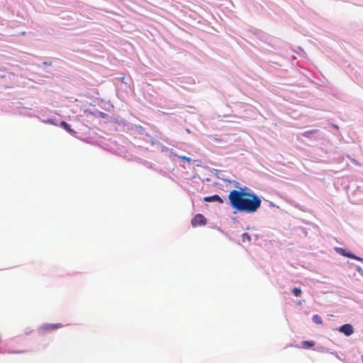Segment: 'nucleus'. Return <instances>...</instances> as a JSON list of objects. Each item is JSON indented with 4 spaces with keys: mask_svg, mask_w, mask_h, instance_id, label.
Returning <instances> with one entry per match:
<instances>
[{
    "mask_svg": "<svg viewBox=\"0 0 363 363\" xmlns=\"http://www.w3.org/2000/svg\"><path fill=\"white\" fill-rule=\"evenodd\" d=\"M247 188L232 190L228 194L231 207L239 212L252 213L261 206L262 201L253 193L246 191Z\"/></svg>",
    "mask_w": 363,
    "mask_h": 363,
    "instance_id": "1",
    "label": "nucleus"
},
{
    "mask_svg": "<svg viewBox=\"0 0 363 363\" xmlns=\"http://www.w3.org/2000/svg\"><path fill=\"white\" fill-rule=\"evenodd\" d=\"M62 327H63V325L61 323H46L40 328V332L42 334H45Z\"/></svg>",
    "mask_w": 363,
    "mask_h": 363,
    "instance_id": "2",
    "label": "nucleus"
},
{
    "mask_svg": "<svg viewBox=\"0 0 363 363\" xmlns=\"http://www.w3.org/2000/svg\"><path fill=\"white\" fill-rule=\"evenodd\" d=\"M206 224V219L200 213L196 214L191 220V225L193 227L205 225Z\"/></svg>",
    "mask_w": 363,
    "mask_h": 363,
    "instance_id": "3",
    "label": "nucleus"
},
{
    "mask_svg": "<svg viewBox=\"0 0 363 363\" xmlns=\"http://www.w3.org/2000/svg\"><path fill=\"white\" fill-rule=\"evenodd\" d=\"M339 331L347 336H350L354 333V329L352 325L345 324L339 328Z\"/></svg>",
    "mask_w": 363,
    "mask_h": 363,
    "instance_id": "4",
    "label": "nucleus"
},
{
    "mask_svg": "<svg viewBox=\"0 0 363 363\" xmlns=\"http://www.w3.org/2000/svg\"><path fill=\"white\" fill-rule=\"evenodd\" d=\"M203 200L206 202L216 201L219 203H223V200L217 194L210 196H206V197H204Z\"/></svg>",
    "mask_w": 363,
    "mask_h": 363,
    "instance_id": "5",
    "label": "nucleus"
},
{
    "mask_svg": "<svg viewBox=\"0 0 363 363\" xmlns=\"http://www.w3.org/2000/svg\"><path fill=\"white\" fill-rule=\"evenodd\" d=\"M337 252L338 253H340V255L345 256V257H350V258H352V259H354L356 260H359L361 261L362 259L360 257H358L351 253H349V252H345V250L342 249V248H337Z\"/></svg>",
    "mask_w": 363,
    "mask_h": 363,
    "instance_id": "6",
    "label": "nucleus"
},
{
    "mask_svg": "<svg viewBox=\"0 0 363 363\" xmlns=\"http://www.w3.org/2000/svg\"><path fill=\"white\" fill-rule=\"evenodd\" d=\"M314 345H315V342L313 341L306 340V341H303L301 342V347L304 349L312 347L314 346Z\"/></svg>",
    "mask_w": 363,
    "mask_h": 363,
    "instance_id": "7",
    "label": "nucleus"
},
{
    "mask_svg": "<svg viewBox=\"0 0 363 363\" xmlns=\"http://www.w3.org/2000/svg\"><path fill=\"white\" fill-rule=\"evenodd\" d=\"M60 125L68 132H72V130L70 128V125L67 122L64 121H61Z\"/></svg>",
    "mask_w": 363,
    "mask_h": 363,
    "instance_id": "8",
    "label": "nucleus"
},
{
    "mask_svg": "<svg viewBox=\"0 0 363 363\" xmlns=\"http://www.w3.org/2000/svg\"><path fill=\"white\" fill-rule=\"evenodd\" d=\"M313 321L316 323V324H322L323 323V321H322V318L320 315H314L313 316Z\"/></svg>",
    "mask_w": 363,
    "mask_h": 363,
    "instance_id": "9",
    "label": "nucleus"
},
{
    "mask_svg": "<svg viewBox=\"0 0 363 363\" xmlns=\"http://www.w3.org/2000/svg\"><path fill=\"white\" fill-rule=\"evenodd\" d=\"M292 292L294 294V296L298 297L301 295L302 291L300 288H294L293 289Z\"/></svg>",
    "mask_w": 363,
    "mask_h": 363,
    "instance_id": "10",
    "label": "nucleus"
},
{
    "mask_svg": "<svg viewBox=\"0 0 363 363\" xmlns=\"http://www.w3.org/2000/svg\"><path fill=\"white\" fill-rule=\"evenodd\" d=\"M251 238H250V236L249 235V234H247V233H245L242 234V240L243 242H245V240H247V241H250Z\"/></svg>",
    "mask_w": 363,
    "mask_h": 363,
    "instance_id": "11",
    "label": "nucleus"
},
{
    "mask_svg": "<svg viewBox=\"0 0 363 363\" xmlns=\"http://www.w3.org/2000/svg\"><path fill=\"white\" fill-rule=\"evenodd\" d=\"M179 158L181 159L183 161H186L187 162H191V159L190 157H186V156H179Z\"/></svg>",
    "mask_w": 363,
    "mask_h": 363,
    "instance_id": "12",
    "label": "nucleus"
},
{
    "mask_svg": "<svg viewBox=\"0 0 363 363\" xmlns=\"http://www.w3.org/2000/svg\"><path fill=\"white\" fill-rule=\"evenodd\" d=\"M316 133L315 130H311L306 131L303 133V135L304 136H308L309 134H313V133Z\"/></svg>",
    "mask_w": 363,
    "mask_h": 363,
    "instance_id": "13",
    "label": "nucleus"
}]
</instances>
